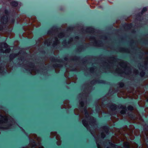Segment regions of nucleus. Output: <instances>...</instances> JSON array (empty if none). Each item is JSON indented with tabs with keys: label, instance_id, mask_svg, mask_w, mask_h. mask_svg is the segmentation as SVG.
I'll list each match as a JSON object with an SVG mask.
<instances>
[{
	"label": "nucleus",
	"instance_id": "obj_54",
	"mask_svg": "<svg viewBox=\"0 0 148 148\" xmlns=\"http://www.w3.org/2000/svg\"><path fill=\"white\" fill-rule=\"evenodd\" d=\"M107 148H110L109 147H107Z\"/></svg>",
	"mask_w": 148,
	"mask_h": 148
},
{
	"label": "nucleus",
	"instance_id": "obj_24",
	"mask_svg": "<svg viewBox=\"0 0 148 148\" xmlns=\"http://www.w3.org/2000/svg\"><path fill=\"white\" fill-rule=\"evenodd\" d=\"M118 85L120 88H122L124 86V84L123 82H120L118 83Z\"/></svg>",
	"mask_w": 148,
	"mask_h": 148
},
{
	"label": "nucleus",
	"instance_id": "obj_40",
	"mask_svg": "<svg viewBox=\"0 0 148 148\" xmlns=\"http://www.w3.org/2000/svg\"><path fill=\"white\" fill-rule=\"evenodd\" d=\"M130 139H131V140H133L134 138V136H133V135H132V136H130Z\"/></svg>",
	"mask_w": 148,
	"mask_h": 148
},
{
	"label": "nucleus",
	"instance_id": "obj_39",
	"mask_svg": "<svg viewBox=\"0 0 148 148\" xmlns=\"http://www.w3.org/2000/svg\"><path fill=\"white\" fill-rule=\"evenodd\" d=\"M96 143L97 145V147L98 148H102L101 147V145H99L97 141H96Z\"/></svg>",
	"mask_w": 148,
	"mask_h": 148
},
{
	"label": "nucleus",
	"instance_id": "obj_13",
	"mask_svg": "<svg viewBox=\"0 0 148 148\" xmlns=\"http://www.w3.org/2000/svg\"><path fill=\"white\" fill-rule=\"evenodd\" d=\"M14 23V20H12L11 24H9L8 25L7 24H3L2 23H1L2 24V25H0V31H1L3 30V25H4V26L5 27L6 26H8V25L10 26L11 25V26Z\"/></svg>",
	"mask_w": 148,
	"mask_h": 148
},
{
	"label": "nucleus",
	"instance_id": "obj_9",
	"mask_svg": "<svg viewBox=\"0 0 148 148\" xmlns=\"http://www.w3.org/2000/svg\"><path fill=\"white\" fill-rule=\"evenodd\" d=\"M123 146L125 148H137V145L135 143H131L127 142L123 143Z\"/></svg>",
	"mask_w": 148,
	"mask_h": 148
},
{
	"label": "nucleus",
	"instance_id": "obj_16",
	"mask_svg": "<svg viewBox=\"0 0 148 148\" xmlns=\"http://www.w3.org/2000/svg\"><path fill=\"white\" fill-rule=\"evenodd\" d=\"M10 5L13 7H16L18 5L17 2L15 1H12L10 2Z\"/></svg>",
	"mask_w": 148,
	"mask_h": 148
},
{
	"label": "nucleus",
	"instance_id": "obj_5",
	"mask_svg": "<svg viewBox=\"0 0 148 148\" xmlns=\"http://www.w3.org/2000/svg\"><path fill=\"white\" fill-rule=\"evenodd\" d=\"M5 13L6 14L5 15L2 16L0 18V21L1 23H2L3 24L8 25L9 24H11V22H10L8 20V12L7 10H5ZM14 21V20L13 19Z\"/></svg>",
	"mask_w": 148,
	"mask_h": 148
},
{
	"label": "nucleus",
	"instance_id": "obj_37",
	"mask_svg": "<svg viewBox=\"0 0 148 148\" xmlns=\"http://www.w3.org/2000/svg\"><path fill=\"white\" fill-rule=\"evenodd\" d=\"M145 134L147 138H148V130L145 132Z\"/></svg>",
	"mask_w": 148,
	"mask_h": 148
},
{
	"label": "nucleus",
	"instance_id": "obj_22",
	"mask_svg": "<svg viewBox=\"0 0 148 148\" xmlns=\"http://www.w3.org/2000/svg\"><path fill=\"white\" fill-rule=\"evenodd\" d=\"M132 27V24L131 23L127 24L125 25V27H126L127 29H129L131 28Z\"/></svg>",
	"mask_w": 148,
	"mask_h": 148
},
{
	"label": "nucleus",
	"instance_id": "obj_17",
	"mask_svg": "<svg viewBox=\"0 0 148 148\" xmlns=\"http://www.w3.org/2000/svg\"><path fill=\"white\" fill-rule=\"evenodd\" d=\"M127 109L128 110L131 112H133L135 110V109L134 107L131 105L128 106L127 107Z\"/></svg>",
	"mask_w": 148,
	"mask_h": 148
},
{
	"label": "nucleus",
	"instance_id": "obj_47",
	"mask_svg": "<svg viewBox=\"0 0 148 148\" xmlns=\"http://www.w3.org/2000/svg\"><path fill=\"white\" fill-rule=\"evenodd\" d=\"M137 132V135H138L139 134V131L138 130H136Z\"/></svg>",
	"mask_w": 148,
	"mask_h": 148
},
{
	"label": "nucleus",
	"instance_id": "obj_35",
	"mask_svg": "<svg viewBox=\"0 0 148 148\" xmlns=\"http://www.w3.org/2000/svg\"><path fill=\"white\" fill-rule=\"evenodd\" d=\"M94 70H95V69L94 68L91 67L90 68V72L91 73H92L94 72Z\"/></svg>",
	"mask_w": 148,
	"mask_h": 148
},
{
	"label": "nucleus",
	"instance_id": "obj_3",
	"mask_svg": "<svg viewBox=\"0 0 148 148\" xmlns=\"http://www.w3.org/2000/svg\"><path fill=\"white\" fill-rule=\"evenodd\" d=\"M0 125L1 126V128H2L8 129L11 128L12 124L9 120L8 116L0 115Z\"/></svg>",
	"mask_w": 148,
	"mask_h": 148
},
{
	"label": "nucleus",
	"instance_id": "obj_53",
	"mask_svg": "<svg viewBox=\"0 0 148 148\" xmlns=\"http://www.w3.org/2000/svg\"><path fill=\"white\" fill-rule=\"evenodd\" d=\"M92 82H91V84H92Z\"/></svg>",
	"mask_w": 148,
	"mask_h": 148
},
{
	"label": "nucleus",
	"instance_id": "obj_2",
	"mask_svg": "<svg viewBox=\"0 0 148 148\" xmlns=\"http://www.w3.org/2000/svg\"><path fill=\"white\" fill-rule=\"evenodd\" d=\"M84 110L85 112V119L82 121V123L83 125L86 127L87 129L89 130L91 133L93 135L95 138H98V134L95 135L90 130L89 127V125L91 126H94L96 125V121L95 119L92 116L90 115L92 113L93 111L90 108L86 109V108H84Z\"/></svg>",
	"mask_w": 148,
	"mask_h": 148
},
{
	"label": "nucleus",
	"instance_id": "obj_28",
	"mask_svg": "<svg viewBox=\"0 0 148 148\" xmlns=\"http://www.w3.org/2000/svg\"><path fill=\"white\" fill-rule=\"evenodd\" d=\"M145 72L142 71L140 72V75L141 76V77H142L144 76V75H145Z\"/></svg>",
	"mask_w": 148,
	"mask_h": 148
},
{
	"label": "nucleus",
	"instance_id": "obj_19",
	"mask_svg": "<svg viewBox=\"0 0 148 148\" xmlns=\"http://www.w3.org/2000/svg\"><path fill=\"white\" fill-rule=\"evenodd\" d=\"M53 66L54 67L55 69V71L56 73H58L59 70H58V72H57V70L58 68L60 67H61V66L59 64H56L53 65Z\"/></svg>",
	"mask_w": 148,
	"mask_h": 148
},
{
	"label": "nucleus",
	"instance_id": "obj_7",
	"mask_svg": "<svg viewBox=\"0 0 148 148\" xmlns=\"http://www.w3.org/2000/svg\"><path fill=\"white\" fill-rule=\"evenodd\" d=\"M101 130L102 131L101 134V138H104L105 137L106 134H109V130L108 128L106 126H103L100 128Z\"/></svg>",
	"mask_w": 148,
	"mask_h": 148
},
{
	"label": "nucleus",
	"instance_id": "obj_41",
	"mask_svg": "<svg viewBox=\"0 0 148 148\" xmlns=\"http://www.w3.org/2000/svg\"><path fill=\"white\" fill-rule=\"evenodd\" d=\"M145 146H146V148H148V145H142V147H145Z\"/></svg>",
	"mask_w": 148,
	"mask_h": 148
},
{
	"label": "nucleus",
	"instance_id": "obj_34",
	"mask_svg": "<svg viewBox=\"0 0 148 148\" xmlns=\"http://www.w3.org/2000/svg\"><path fill=\"white\" fill-rule=\"evenodd\" d=\"M130 129L131 130H133L134 129V126L132 125H130Z\"/></svg>",
	"mask_w": 148,
	"mask_h": 148
},
{
	"label": "nucleus",
	"instance_id": "obj_25",
	"mask_svg": "<svg viewBox=\"0 0 148 148\" xmlns=\"http://www.w3.org/2000/svg\"><path fill=\"white\" fill-rule=\"evenodd\" d=\"M52 61L53 62H57L60 61V60L58 59H56L54 58H52L51 59Z\"/></svg>",
	"mask_w": 148,
	"mask_h": 148
},
{
	"label": "nucleus",
	"instance_id": "obj_26",
	"mask_svg": "<svg viewBox=\"0 0 148 148\" xmlns=\"http://www.w3.org/2000/svg\"><path fill=\"white\" fill-rule=\"evenodd\" d=\"M147 8H143L141 12V14H142L143 13L147 11Z\"/></svg>",
	"mask_w": 148,
	"mask_h": 148
},
{
	"label": "nucleus",
	"instance_id": "obj_45",
	"mask_svg": "<svg viewBox=\"0 0 148 148\" xmlns=\"http://www.w3.org/2000/svg\"><path fill=\"white\" fill-rule=\"evenodd\" d=\"M38 148H44L42 146H40Z\"/></svg>",
	"mask_w": 148,
	"mask_h": 148
},
{
	"label": "nucleus",
	"instance_id": "obj_18",
	"mask_svg": "<svg viewBox=\"0 0 148 148\" xmlns=\"http://www.w3.org/2000/svg\"><path fill=\"white\" fill-rule=\"evenodd\" d=\"M87 101H86L85 102L83 101H79V105L81 107H83L84 104L86 105Z\"/></svg>",
	"mask_w": 148,
	"mask_h": 148
},
{
	"label": "nucleus",
	"instance_id": "obj_51",
	"mask_svg": "<svg viewBox=\"0 0 148 148\" xmlns=\"http://www.w3.org/2000/svg\"><path fill=\"white\" fill-rule=\"evenodd\" d=\"M146 99H147V101H148V97Z\"/></svg>",
	"mask_w": 148,
	"mask_h": 148
},
{
	"label": "nucleus",
	"instance_id": "obj_20",
	"mask_svg": "<svg viewBox=\"0 0 148 148\" xmlns=\"http://www.w3.org/2000/svg\"><path fill=\"white\" fill-rule=\"evenodd\" d=\"M57 134L56 132H52L51 133L50 137L51 138H53L55 136H56Z\"/></svg>",
	"mask_w": 148,
	"mask_h": 148
},
{
	"label": "nucleus",
	"instance_id": "obj_12",
	"mask_svg": "<svg viewBox=\"0 0 148 148\" xmlns=\"http://www.w3.org/2000/svg\"><path fill=\"white\" fill-rule=\"evenodd\" d=\"M119 108L122 109L120 111V113L121 114H125L126 110V108L125 106L124 105H121L120 106Z\"/></svg>",
	"mask_w": 148,
	"mask_h": 148
},
{
	"label": "nucleus",
	"instance_id": "obj_8",
	"mask_svg": "<svg viewBox=\"0 0 148 148\" xmlns=\"http://www.w3.org/2000/svg\"><path fill=\"white\" fill-rule=\"evenodd\" d=\"M27 70H28L32 75H34L36 73L34 65L32 63H29Z\"/></svg>",
	"mask_w": 148,
	"mask_h": 148
},
{
	"label": "nucleus",
	"instance_id": "obj_27",
	"mask_svg": "<svg viewBox=\"0 0 148 148\" xmlns=\"http://www.w3.org/2000/svg\"><path fill=\"white\" fill-rule=\"evenodd\" d=\"M79 59V57L76 56L72 57L71 58L73 60H78Z\"/></svg>",
	"mask_w": 148,
	"mask_h": 148
},
{
	"label": "nucleus",
	"instance_id": "obj_30",
	"mask_svg": "<svg viewBox=\"0 0 148 148\" xmlns=\"http://www.w3.org/2000/svg\"><path fill=\"white\" fill-rule=\"evenodd\" d=\"M135 75H136L138 74V70L135 69L133 71Z\"/></svg>",
	"mask_w": 148,
	"mask_h": 148
},
{
	"label": "nucleus",
	"instance_id": "obj_1",
	"mask_svg": "<svg viewBox=\"0 0 148 148\" xmlns=\"http://www.w3.org/2000/svg\"><path fill=\"white\" fill-rule=\"evenodd\" d=\"M107 62H105L103 64V65L114 64L115 63H118L120 68H118L115 70V72L121 76L125 77L126 75H130L131 73V66L130 64L126 62L121 60L117 59L115 57L113 56L108 58L107 59Z\"/></svg>",
	"mask_w": 148,
	"mask_h": 148
},
{
	"label": "nucleus",
	"instance_id": "obj_43",
	"mask_svg": "<svg viewBox=\"0 0 148 148\" xmlns=\"http://www.w3.org/2000/svg\"><path fill=\"white\" fill-rule=\"evenodd\" d=\"M72 29V28L71 27H69L68 28V31H69V30H71Z\"/></svg>",
	"mask_w": 148,
	"mask_h": 148
},
{
	"label": "nucleus",
	"instance_id": "obj_48",
	"mask_svg": "<svg viewBox=\"0 0 148 148\" xmlns=\"http://www.w3.org/2000/svg\"><path fill=\"white\" fill-rule=\"evenodd\" d=\"M64 59L66 61L68 60V58H66V57H65V58H64Z\"/></svg>",
	"mask_w": 148,
	"mask_h": 148
},
{
	"label": "nucleus",
	"instance_id": "obj_42",
	"mask_svg": "<svg viewBox=\"0 0 148 148\" xmlns=\"http://www.w3.org/2000/svg\"><path fill=\"white\" fill-rule=\"evenodd\" d=\"M73 41V39L72 38H71L70 40H69V43H70V42H71V41Z\"/></svg>",
	"mask_w": 148,
	"mask_h": 148
},
{
	"label": "nucleus",
	"instance_id": "obj_38",
	"mask_svg": "<svg viewBox=\"0 0 148 148\" xmlns=\"http://www.w3.org/2000/svg\"><path fill=\"white\" fill-rule=\"evenodd\" d=\"M145 112L148 114V107L146 108L145 109Z\"/></svg>",
	"mask_w": 148,
	"mask_h": 148
},
{
	"label": "nucleus",
	"instance_id": "obj_21",
	"mask_svg": "<svg viewBox=\"0 0 148 148\" xmlns=\"http://www.w3.org/2000/svg\"><path fill=\"white\" fill-rule=\"evenodd\" d=\"M16 54H12L10 55V60H12L13 59H14L15 57H16Z\"/></svg>",
	"mask_w": 148,
	"mask_h": 148
},
{
	"label": "nucleus",
	"instance_id": "obj_50",
	"mask_svg": "<svg viewBox=\"0 0 148 148\" xmlns=\"http://www.w3.org/2000/svg\"><path fill=\"white\" fill-rule=\"evenodd\" d=\"M115 145L114 144H112V145H111V146H112V147H114Z\"/></svg>",
	"mask_w": 148,
	"mask_h": 148
},
{
	"label": "nucleus",
	"instance_id": "obj_52",
	"mask_svg": "<svg viewBox=\"0 0 148 148\" xmlns=\"http://www.w3.org/2000/svg\"><path fill=\"white\" fill-rule=\"evenodd\" d=\"M22 148H27V147H23Z\"/></svg>",
	"mask_w": 148,
	"mask_h": 148
},
{
	"label": "nucleus",
	"instance_id": "obj_10",
	"mask_svg": "<svg viewBox=\"0 0 148 148\" xmlns=\"http://www.w3.org/2000/svg\"><path fill=\"white\" fill-rule=\"evenodd\" d=\"M89 40L90 41H92V42L93 43V45L97 47H99L101 46V44H99V42L96 40L95 38L94 37H91L90 38Z\"/></svg>",
	"mask_w": 148,
	"mask_h": 148
},
{
	"label": "nucleus",
	"instance_id": "obj_6",
	"mask_svg": "<svg viewBox=\"0 0 148 148\" xmlns=\"http://www.w3.org/2000/svg\"><path fill=\"white\" fill-rule=\"evenodd\" d=\"M58 35V37L59 38H62L65 36V34L64 32H61L58 34L57 33H56L54 34L55 36L54 39L55 40L54 41L53 43V46H55L57 45L60 42L58 40V38L57 36H56V35Z\"/></svg>",
	"mask_w": 148,
	"mask_h": 148
},
{
	"label": "nucleus",
	"instance_id": "obj_44",
	"mask_svg": "<svg viewBox=\"0 0 148 148\" xmlns=\"http://www.w3.org/2000/svg\"><path fill=\"white\" fill-rule=\"evenodd\" d=\"M145 53L146 54H148V50H147V51H145Z\"/></svg>",
	"mask_w": 148,
	"mask_h": 148
},
{
	"label": "nucleus",
	"instance_id": "obj_29",
	"mask_svg": "<svg viewBox=\"0 0 148 148\" xmlns=\"http://www.w3.org/2000/svg\"><path fill=\"white\" fill-rule=\"evenodd\" d=\"M30 145L32 147H36V144L34 142L30 144Z\"/></svg>",
	"mask_w": 148,
	"mask_h": 148
},
{
	"label": "nucleus",
	"instance_id": "obj_23",
	"mask_svg": "<svg viewBox=\"0 0 148 148\" xmlns=\"http://www.w3.org/2000/svg\"><path fill=\"white\" fill-rule=\"evenodd\" d=\"M52 43V41H51V42H48V40H45V44H47V46H49Z\"/></svg>",
	"mask_w": 148,
	"mask_h": 148
},
{
	"label": "nucleus",
	"instance_id": "obj_11",
	"mask_svg": "<svg viewBox=\"0 0 148 148\" xmlns=\"http://www.w3.org/2000/svg\"><path fill=\"white\" fill-rule=\"evenodd\" d=\"M148 62V57H146L145 59V63L144 64V66H143L142 67L141 66L140 64H138V66L139 67V69H147V65Z\"/></svg>",
	"mask_w": 148,
	"mask_h": 148
},
{
	"label": "nucleus",
	"instance_id": "obj_14",
	"mask_svg": "<svg viewBox=\"0 0 148 148\" xmlns=\"http://www.w3.org/2000/svg\"><path fill=\"white\" fill-rule=\"evenodd\" d=\"M108 106H109L110 108L112 110H115L116 109V106L115 105L110 103Z\"/></svg>",
	"mask_w": 148,
	"mask_h": 148
},
{
	"label": "nucleus",
	"instance_id": "obj_33",
	"mask_svg": "<svg viewBox=\"0 0 148 148\" xmlns=\"http://www.w3.org/2000/svg\"><path fill=\"white\" fill-rule=\"evenodd\" d=\"M148 85V79L145 81L143 83V85Z\"/></svg>",
	"mask_w": 148,
	"mask_h": 148
},
{
	"label": "nucleus",
	"instance_id": "obj_4",
	"mask_svg": "<svg viewBox=\"0 0 148 148\" xmlns=\"http://www.w3.org/2000/svg\"><path fill=\"white\" fill-rule=\"evenodd\" d=\"M11 49L6 43L2 42L0 43V52L3 53H9Z\"/></svg>",
	"mask_w": 148,
	"mask_h": 148
},
{
	"label": "nucleus",
	"instance_id": "obj_46",
	"mask_svg": "<svg viewBox=\"0 0 148 148\" xmlns=\"http://www.w3.org/2000/svg\"><path fill=\"white\" fill-rule=\"evenodd\" d=\"M37 23V22L36 21H35L34 23H32V25H33V26H35V24H34V23Z\"/></svg>",
	"mask_w": 148,
	"mask_h": 148
},
{
	"label": "nucleus",
	"instance_id": "obj_36",
	"mask_svg": "<svg viewBox=\"0 0 148 148\" xmlns=\"http://www.w3.org/2000/svg\"><path fill=\"white\" fill-rule=\"evenodd\" d=\"M57 144L58 145H61V141L60 140H58L57 142Z\"/></svg>",
	"mask_w": 148,
	"mask_h": 148
},
{
	"label": "nucleus",
	"instance_id": "obj_49",
	"mask_svg": "<svg viewBox=\"0 0 148 148\" xmlns=\"http://www.w3.org/2000/svg\"><path fill=\"white\" fill-rule=\"evenodd\" d=\"M75 39H78L79 38V37L78 36H76L75 37Z\"/></svg>",
	"mask_w": 148,
	"mask_h": 148
},
{
	"label": "nucleus",
	"instance_id": "obj_15",
	"mask_svg": "<svg viewBox=\"0 0 148 148\" xmlns=\"http://www.w3.org/2000/svg\"><path fill=\"white\" fill-rule=\"evenodd\" d=\"M111 140L114 143H118L120 142L119 140L116 139L115 136H112L111 138Z\"/></svg>",
	"mask_w": 148,
	"mask_h": 148
},
{
	"label": "nucleus",
	"instance_id": "obj_32",
	"mask_svg": "<svg viewBox=\"0 0 148 148\" xmlns=\"http://www.w3.org/2000/svg\"><path fill=\"white\" fill-rule=\"evenodd\" d=\"M56 138L58 140H60V136L57 134H56Z\"/></svg>",
	"mask_w": 148,
	"mask_h": 148
},
{
	"label": "nucleus",
	"instance_id": "obj_31",
	"mask_svg": "<svg viewBox=\"0 0 148 148\" xmlns=\"http://www.w3.org/2000/svg\"><path fill=\"white\" fill-rule=\"evenodd\" d=\"M74 112L76 114L78 115L79 113L78 110L77 109H75L74 110Z\"/></svg>",
	"mask_w": 148,
	"mask_h": 148
}]
</instances>
